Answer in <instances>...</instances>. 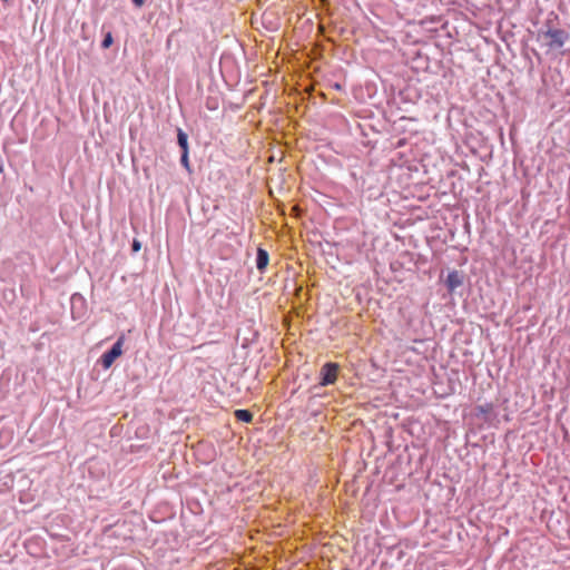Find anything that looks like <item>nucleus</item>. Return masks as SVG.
I'll use <instances>...</instances> for the list:
<instances>
[{"label":"nucleus","instance_id":"obj_7","mask_svg":"<svg viewBox=\"0 0 570 570\" xmlns=\"http://www.w3.org/2000/svg\"><path fill=\"white\" fill-rule=\"evenodd\" d=\"M177 144L181 153H189L188 136L181 128H177Z\"/></svg>","mask_w":570,"mask_h":570},{"label":"nucleus","instance_id":"obj_10","mask_svg":"<svg viewBox=\"0 0 570 570\" xmlns=\"http://www.w3.org/2000/svg\"><path fill=\"white\" fill-rule=\"evenodd\" d=\"M180 164H181V166L184 168H186V170L188 173H191V168H190V164H189V158H188V153H181Z\"/></svg>","mask_w":570,"mask_h":570},{"label":"nucleus","instance_id":"obj_1","mask_svg":"<svg viewBox=\"0 0 570 570\" xmlns=\"http://www.w3.org/2000/svg\"><path fill=\"white\" fill-rule=\"evenodd\" d=\"M539 39L542 40L543 45L550 49H560L569 40L570 35L568 31L559 28H548L542 30L538 35Z\"/></svg>","mask_w":570,"mask_h":570},{"label":"nucleus","instance_id":"obj_4","mask_svg":"<svg viewBox=\"0 0 570 570\" xmlns=\"http://www.w3.org/2000/svg\"><path fill=\"white\" fill-rule=\"evenodd\" d=\"M474 415L476 419L489 425L495 424L498 422V411L492 403H485L475 406Z\"/></svg>","mask_w":570,"mask_h":570},{"label":"nucleus","instance_id":"obj_3","mask_svg":"<svg viewBox=\"0 0 570 570\" xmlns=\"http://www.w3.org/2000/svg\"><path fill=\"white\" fill-rule=\"evenodd\" d=\"M340 368L337 363H325L320 370V385L327 386L334 384L337 380Z\"/></svg>","mask_w":570,"mask_h":570},{"label":"nucleus","instance_id":"obj_14","mask_svg":"<svg viewBox=\"0 0 570 570\" xmlns=\"http://www.w3.org/2000/svg\"><path fill=\"white\" fill-rule=\"evenodd\" d=\"M2 1L6 3V6H10V0H2Z\"/></svg>","mask_w":570,"mask_h":570},{"label":"nucleus","instance_id":"obj_6","mask_svg":"<svg viewBox=\"0 0 570 570\" xmlns=\"http://www.w3.org/2000/svg\"><path fill=\"white\" fill-rule=\"evenodd\" d=\"M269 263V255L267 250L262 247L257 248L256 253V267L261 274L265 273L267 265Z\"/></svg>","mask_w":570,"mask_h":570},{"label":"nucleus","instance_id":"obj_15","mask_svg":"<svg viewBox=\"0 0 570 570\" xmlns=\"http://www.w3.org/2000/svg\"><path fill=\"white\" fill-rule=\"evenodd\" d=\"M207 107H208V109H213L214 108L213 104H209V105L207 104Z\"/></svg>","mask_w":570,"mask_h":570},{"label":"nucleus","instance_id":"obj_8","mask_svg":"<svg viewBox=\"0 0 570 570\" xmlns=\"http://www.w3.org/2000/svg\"><path fill=\"white\" fill-rule=\"evenodd\" d=\"M234 416L237 421L243 423H250L253 421V413L249 410L239 409L234 412Z\"/></svg>","mask_w":570,"mask_h":570},{"label":"nucleus","instance_id":"obj_9","mask_svg":"<svg viewBox=\"0 0 570 570\" xmlns=\"http://www.w3.org/2000/svg\"><path fill=\"white\" fill-rule=\"evenodd\" d=\"M114 42V38H112V35L110 31H108L105 36H104V39L101 41V47L104 49H108Z\"/></svg>","mask_w":570,"mask_h":570},{"label":"nucleus","instance_id":"obj_17","mask_svg":"<svg viewBox=\"0 0 570 570\" xmlns=\"http://www.w3.org/2000/svg\"><path fill=\"white\" fill-rule=\"evenodd\" d=\"M2 171V166H0V173Z\"/></svg>","mask_w":570,"mask_h":570},{"label":"nucleus","instance_id":"obj_16","mask_svg":"<svg viewBox=\"0 0 570 570\" xmlns=\"http://www.w3.org/2000/svg\"><path fill=\"white\" fill-rule=\"evenodd\" d=\"M207 107H208V109H213L214 108L213 104H209V105L207 104Z\"/></svg>","mask_w":570,"mask_h":570},{"label":"nucleus","instance_id":"obj_2","mask_svg":"<svg viewBox=\"0 0 570 570\" xmlns=\"http://www.w3.org/2000/svg\"><path fill=\"white\" fill-rule=\"evenodd\" d=\"M124 343H125V336L120 335L117 338L116 343L111 346V348L108 350L107 352H105L100 356L99 363L101 364V366L105 370L110 368L112 366V364L115 363V361L122 355Z\"/></svg>","mask_w":570,"mask_h":570},{"label":"nucleus","instance_id":"obj_11","mask_svg":"<svg viewBox=\"0 0 570 570\" xmlns=\"http://www.w3.org/2000/svg\"><path fill=\"white\" fill-rule=\"evenodd\" d=\"M141 248V243L138 239H134L131 243V252L138 253Z\"/></svg>","mask_w":570,"mask_h":570},{"label":"nucleus","instance_id":"obj_12","mask_svg":"<svg viewBox=\"0 0 570 570\" xmlns=\"http://www.w3.org/2000/svg\"><path fill=\"white\" fill-rule=\"evenodd\" d=\"M77 302H80V303H83V298L80 294H73L71 296V304L72 306L77 303Z\"/></svg>","mask_w":570,"mask_h":570},{"label":"nucleus","instance_id":"obj_5","mask_svg":"<svg viewBox=\"0 0 570 570\" xmlns=\"http://www.w3.org/2000/svg\"><path fill=\"white\" fill-rule=\"evenodd\" d=\"M444 283L448 291L453 292L456 287L462 285L463 281L458 271H451L448 273Z\"/></svg>","mask_w":570,"mask_h":570},{"label":"nucleus","instance_id":"obj_13","mask_svg":"<svg viewBox=\"0 0 570 570\" xmlns=\"http://www.w3.org/2000/svg\"><path fill=\"white\" fill-rule=\"evenodd\" d=\"M136 8H141L145 4V0H131Z\"/></svg>","mask_w":570,"mask_h":570}]
</instances>
